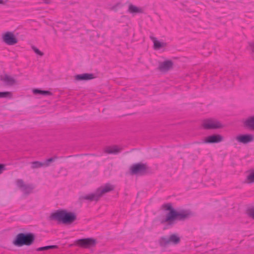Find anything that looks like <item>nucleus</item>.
Segmentation results:
<instances>
[{
    "instance_id": "2",
    "label": "nucleus",
    "mask_w": 254,
    "mask_h": 254,
    "mask_svg": "<svg viewBox=\"0 0 254 254\" xmlns=\"http://www.w3.org/2000/svg\"><path fill=\"white\" fill-rule=\"evenodd\" d=\"M50 218L64 224H70L76 219V216L74 213L61 210L52 213Z\"/></svg>"
},
{
    "instance_id": "28",
    "label": "nucleus",
    "mask_w": 254,
    "mask_h": 254,
    "mask_svg": "<svg viewBox=\"0 0 254 254\" xmlns=\"http://www.w3.org/2000/svg\"><path fill=\"white\" fill-rule=\"evenodd\" d=\"M48 247L47 246L40 247L37 249V251H42L44 250H48Z\"/></svg>"
},
{
    "instance_id": "13",
    "label": "nucleus",
    "mask_w": 254,
    "mask_h": 254,
    "mask_svg": "<svg viewBox=\"0 0 254 254\" xmlns=\"http://www.w3.org/2000/svg\"><path fill=\"white\" fill-rule=\"evenodd\" d=\"M95 78V76L92 73H83L77 74L75 76V79L77 81L89 80Z\"/></svg>"
},
{
    "instance_id": "31",
    "label": "nucleus",
    "mask_w": 254,
    "mask_h": 254,
    "mask_svg": "<svg viewBox=\"0 0 254 254\" xmlns=\"http://www.w3.org/2000/svg\"><path fill=\"white\" fill-rule=\"evenodd\" d=\"M250 47L252 48V51L254 52V43H251L250 44Z\"/></svg>"
},
{
    "instance_id": "4",
    "label": "nucleus",
    "mask_w": 254,
    "mask_h": 254,
    "mask_svg": "<svg viewBox=\"0 0 254 254\" xmlns=\"http://www.w3.org/2000/svg\"><path fill=\"white\" fill-rule=\"evenodd\" d=\"M34 239L35 236L32 233H20L16 236L13 244L19 247L23 245L29 246L33 243Z\"/></svg>"
},
{
    "instance_id": "25",
    "label": "nucleus",
    "mask_w": 254,
    "mask_h": 254,
    "mask_svg": "<svg viewBox=\"0 0 254 254\" xmlns=\"http://www.w3.org/2000/svg\"><path fill=\"white\" fill-rule=\"evenodd\" d=\"M163 208L165 210H169V212H171L172 210H175L172 206V205L171 203H166L162 206Z\"/></svg>"
},
{
    "instance_id": "3",
    "label": "nucleus",
    "mask_w": 254,
    "mask_h": 254,
    "mask_svg": "<svg viewBox=\"0 0 254 254\" xmlns=\"http://www.w3.org/2000/svg\"><path fill=\"white\" fill-rule=\"evenodd\" d=\"M114 188L115 187L113 185H112L110 184H107L105 186H101L98 188L94 193L80 196L79 199L87 200L90 201H97L103 195L112 190H113Z\"/></svg>"
},
{
    "instance_id": "21",
    "label": "nucleus",
    "mask_w": 254,
    "mask_h": 254,
    "mask_svg": "<svg viewBox=\"0 0 254 254\" xmlns=\"http://www.w3.org/2000/svg\"><path fill=\"white\" fill-rule=\"evenodd\" d=\"M42 167H44V164L43 162L39 161H34L31 163L32 169H37Z\"/></svg>"
},
{
    "instance_id": "5",
    "label": "nucleus",
    "mask_w": 254,
    "mask_h": 254,
    "mask_svg": "<svg viewBox=\"0 0 254 254\" xmlns=\"http://www.w3.org/2000/svg\"><path fill=\"white\" fill-rule=\"evenodd\" d=\"M149 168L146 164L136 163L133 164L130 169V173L132 175H145Z\"/></svg>"
},
{
    "instance_id": "7",
    "label": "nucleus",
    "mask_w": 254,
    "mask_h": 254,
    "mask_svg": "<svg viewBox=\"0 0 254 254\" xmlns=\"http://www.w3.org/2000/svg\"><path fill=\"white\" fill-rule=\"evenodd\" d=\"M17 187L25 194H29L32 192L34 186L32 184H25L22 179H18L16 182Z\"/></svg>"
},
{
    "instance_id": "30",
    "label": "nucleus",
    "mask_w": 254,
    "mask_h": 254,
    "mask_svg": "<svg viewBox=\"0 0 254 254\" xmlns=\"http://www.w3.org/2000/svg\"><path fill=\"white\" fill-rule=\"evenodd\" d=\"M47 247H48V250L52 249H55V248H58V246H56V245L48 246Z\"/></svg>"
},
{
    "instance_id": "8",
    "label": "nucleus",
    "mask_w": 254,
    "mask_h": 254,
    "mask_svg": "<svg viewBox=\"0 0 254 254\" xmlns=\"http://www.w3.org/2000/svg\"><path fill=\"white\" fill-rule=\"evenodd\" d=\"M75 243L81 247L89 248L95 246L96 244V241L95 239L91 238H85L76 240Z\"/></svg>"
},
{
    "instance_id": "6",
    "label": "nucleus",
    "mask_w": 254,
    "mask_h": 254,
    "mask_svg": "<svg viewBox=\"0 0 254 254\" xmlns=\"http://www.w3.org/2000/svg\"><path fill=\"white\" fill-rule=\"evenodd\" d=\"M180 242V238L176 234H172L169 237H162L159 243L161 247H165L169 244L177 245Z\"/></svg>"
},
{
    "instance_id": "19",
    "label": "nucleus",
    "mask_w": 254,
    "mask_h": 254,
    "mask_svg": "<svg viewBox=\"0 0 254 254\" xmlns=\"http://www.w3.org/2000/svg\"><path fill=\"white\" fill-rule=\"evenodd\" d=\"M128 11L130 13H141L143 12V10L132 4H129Z\"/></svg>"
},
{
    "instance_id": "26",
    "label": "nucleus",
    "mask_w": 254,
    "mask_h": 254,
    "mask_svg": "<svg viewBox=\"0 0 254 254\" xmlns=\"http://www.w3.org/2000/svg\"><path fill=\"white\" fill-rule=\"evenodd\" d=\"M248 214L254 219V208H252L248 210Z\"/></svg>"
},
{
    "instance_id": "17",
    "label": "nucleus",
    "mask_w": 254,
    "mask_h": 254,
    "mask_svg": "<svg viewBox=\"0 0 254 254\" xmlns=\"http://www.w3.org/2000/svg\"><path fill=\"white\" fill-rule=\"evenodd\" d=\"M150 39L154 44V49L155 50H159L161 48L166 46V44L163 42H160L157 40V38L153 36H150Z\"/></svg>"
},
{
    "instance_id": "9",
    "label": "nucleus",
    "mask_w": 254,
    "mask_h": 254,
    "mask_svg": "<svg viewBox=\"0 0 254 254\" xmlns=\"http://www.w3.org/2000/svg\"><path fill=\"white\" fill-rule=\"evenodd\" d=\"M202 126L207 129L220 128L222 127L220 122L212 119L204 120L202 123Z\"/></svg>"
},
{
    "instance_id": "23",
    "label": "nucleus",
    "mask_w": 254,
    "mask_h": 254,
    "mask_svg": "<svg viewBox=\"0 0 254 254\" xmlns=\"http://www.w3.org/2000/svg\"><path fill=\"white\" fill-rule=\"evenodd\" d=\"M12 94L10 92H0V98H11Z\"/></svg>"
},
{
    "instance_id": "16",
    "label": "nucleus",
    "mask_w": 254,
    "mask_h": 254,
    "mask_svg": "<svg viewBox=\"0 0 254 254\" xmlns=\"http://www.w3.org/2000/svg\"><path fill=\"white\" fill-rule=\"evenodd\" d=\"M122 149L117 146H108L105 148V152L108 154H116L122 151Z\"/></svg>"
},
{
    "instance_id": "24",
    "label": "nucleus",
    "mask_w": 254,
    "mask_h": 254,
    "mask_svg": "<svg viewBox=\"0 0 254 254\" xmlns=\"http://www.w3.org/2000/svg\"><path fill=\"white\" fill-rule=\"evenodd\" d=\"M247 182L249 183H254V171L252 172L247 178Z\"/></svg>"
},
{
    "instance_id": "29",
    "label": "nucleus",
    "mask_w": 254,
    "mask_h": 254,
    "mask_svg": "<svg viewBox=\"0 0 254 254\" xmlns=\"http://www.w3.org/2000/svg\"><path fill=\"white\" fill-rule=\"evenodd\" d=\"M5 169V165L2 164H0V174H1Z\"/></svg>"
},
{
    "instance_id": "22",
    "label": "nucleus",
    "mask_w": 254,
    "mask_h": 254,
    "mask_svg": "<svg viewBox=\"0 0 254 254\" xmlns=\"http://www.w3.org/2000/svg\"><path fill=\"white\" fill-rule=\"evenodd\" d=\"M58 157L57 156H54V157H52L49 158L46 160L45 162H43L44 164V167H47L50 166V163L54 162Z\"/></svg>"
},
{
    "instance_id": "27",
    "label": "nucleus",
    "mask_w": 254,
    "mask_h": 254,
    "mask_svg": "<svg viewBox=\"0 0 254 254\" xmlns=\"http://www.w3.org/2000/svg\"><path fill=\"white\" fill-rule=\"evenodd\" d=\"M32 49L34 51V52L37 54V55H40V56H43L44 54L43 52H41L38 49H37L36 47L33 46Z\"/></svg>"
},
{
    "instance_id": "18",
    "label": "nucleus",
    "mask_w": 254,
    "mask_h": 254,
    "mask_svg": "<svg viewBox=\"0 0 254 254\" xmlns=\"http://www.w3.org/2000/svg\"><path fill=\"white\" fill-rule=\"evenodd\" d=\"M245 127L254 130V116L248 118L244 122Z\"/></svg>"
},
{
    "instance_id": "11",
    "label": "nucleus",
    "mask_w": 254,
    "mask_h": 254,
    "mask_svg": "<svg viewBox=\"0 0 254 254\" xmlns=\"http://www.w3.org/2000/svg\"><path fill=\"white\" fill-rule=\"evenodd\" d=\"M236 139L240 143L247 144L253 141L254 137L253 135L251 134H241L236 136Z\"/></svg>"
},
{
    "instance_id": "20",
    "label": "nucleus",
    "mask_w": 254,
    "mask_h": 254,
    "mask_svg": "<svg viewBox=\"0 0 254 254\" xmlns=\"http://www.w3.org/2000/svg\"><path fill=\"white\" fill-rule=\"evenodd\" d=\"M33 93L35 95L41 94L44 96H51L52 95V93L49 91L42 90L38 89H33Z\"/></svg>"
},
{
    "instance_id": "15",
    "label": "nucleus",
    "mask_w": 254,
    "mask_h": 254,
    "mask_svg": "<svg viewBox=\"0 0 254 254\" xmlns=\"http://www.w3.org/2000/svg\"><path fill=\"white\" fill-rule=\"evenodd\" d=\"M173 66V63L171 61H166L159 64V69L161 71L168 70Z\"/></svg>"
},
{
    "instance_id": "12",
    "label": "nucleus",
    "mask_w": 254,
    "mask_h": 254,
    "mask_svg": "<svg viewBox=\"0 0 254 254\" xmlns=\"http://www.w3.org/2000/svg\"><path fill=\"white\" fill-rule=\"evenodd\" d=\"M223 137L220 134H214L206 137L204 141L205 143H215L221 142Z\"/></svg>"
},
{
    "instance_id": "1",
    "label": "nucleus",
    "mask_w": 254,
    "mask_h": 254,
    "mask_svg": "<svg viewBox=\"0 0 254 254\" xmlns=\"http://www.w3.org/2000/svg\"><path fill=\"white\" fill-rule=\"evenodd\" d=\"M192 215L191 212L189 210H182L180 211L172 210L167 214L165 219L162 220L161 223H167L171 225L175 220H185Z\"/></svg>"
},
{
    "instance_id": "32",
    "label": "nucleus",
    "mask_w": 254,
    "mask_h": 254,
    "mask_svg": "<svg viewBox=\"0 0 254 254\" xmlns=\"http://www.w3.org/2000/svg\"><path fill=\"white\" fill-rule=\"evenodd\" d=\"M3 3V1L2 0H0V4H2Z\"/></svg>"
},
{
    "instance_id": "10",
    "label": "nucleus",
    "mask_w": 254,
    "mask_h": 254,
    "mask_svg": "<svg viewBox=\"0 0 254 254\" xmlns=\"http://www.w3.org/2000/svg\"><path fill=\"white\" fill-rule=\"evenodd\" d=\"M2 40L8 45H14L17 43L18 40L11 32H7L2 35Z\"/></svg>"
},
{
    "instance_id": "14",
    "label": "nucleus",
    "mask_w": 254,
    "mask_h": 254,
    "mask_svg": "<svg viewBox=\"0 0 254 254\" xmlns=\"http://www.w3.org/2000/svg\"><path fill=\"white\" fill-rule=\"evenodd\" d=\"M0 80L4 83L6 86H12L16 83V80L13 77L7 74L1 76Z\"/></svg>"
}]
</instances>
